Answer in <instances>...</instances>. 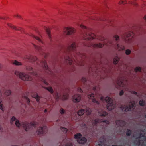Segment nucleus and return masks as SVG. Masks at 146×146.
<instances>
[{"mask_svg": "<svg viewBox=\"0 0 146 146\" xmlns=\"http://www.w3.org/2000/svg\"><path fill=\"white\" fill-rule=\"evenodd\" d=\"M44 29L46 30V32L49 38L50 41H51L52 40V37L51 34V31L50 28H49L45 27Z\"/></svg>", "mask_w": 146, "mask_h": 146, "instance_id": "nucleus-19", "label": "nucleus"}, {"mask_svg": "<svg viewBox=\"0 0 146 146\" xmlns=\"http://www.w3.org/2000/svg\"><path fill=\"white\" fill-rule=\"evenodd\" d=\"M36 124L35 122H32L30 123L27 122H23L22 124V127L26 131H29L32 129L33 127H35Z\"/></svg>", "mask_w": 146, "mask_h": 146, "instance_id": "nucleus-3", "label": "nucleus"}, {"mask_svg": "<svg viewBox=\"0 0 146 146\" xmlns=\"http://www.w3.org/2000/svg\"><path fill=\"white\" fill-rule=\"evenodd\" d=\"M92 102L94 103H96L98 104H99L98 102L96 100L95 98H93L92 99Z\"/></svg>", "mask_w": 146, "mask_h": 146, "instance_id": "nucleus-52", "label": "nucleus"}, {"mask_svg": "<svg viewBox=\"0 0 146 146\" xmlns=\"http://www.w3.org/2000/svg\"><path fill=\"white\" fill-rule=\"evenodd\" d=\"M131 53V51L129 49H127L125 51V54L126 55H129Z\"/></svg>", "mask_w": 146, "mask_h": 146, "instance_id": "nucleus-43", "label": "nucleus"}, {"mask_svg": "<svg viewBox=\"0 0 146 146\" xmlns=\"http://www.w3.org/2000/svg\"><path fill=\"white\" fill-rule=\"evenodd\" d=\"M76 44L74 42L70 46H68L66 49V52L68 54H70L71 52L76 50Z\"/></svg>", "mask_w": 146, "mask_h": 146, "instance_id": "nucleus-8", "label": "nucleus"}, {"mask_svg": "<svg viewBox=\"0 0 146 146\" xmlns=\"http://www.w3.org/2000/svg\"><path fill=\"white\" fill-rule=\"evenodd\" d=\"M81 137V135L80 133H78L77 134H75L74 136V138H75L77 139V141H78V139H80V138Z\"/></svg>", "mask_w": 146, "mask_h": 146, "instance_id": "nucleus-24", "label": "nucleus"}, {"mask_svg": "<svg viewBox=\"0 0 146 146\" xmlns=\"http://www.w3.org/2000/svg\"><path fill=\"white\" fill-rule=\"evenodd\" d=\"M124 92L123 90H121L119 93V95L120 96H122Z\"/></svg>", "mask_w": 146, "mask_h": 146, "instance_id": "nucleus-56", "label": "nucleus"}, {"mask_svg": "<svg viewBox=\"0 0 146 146\" xmlns=\"http://www.w3.org/2000/svg\"><path fill=\"white\" fill-rule=\"evenodd\" d=\"M124 81V79L122 78H118L117 83L119 86L123 87L124 86V84L123 83Z\"/></svg>", "mask_w": 146, "mask_h": 146, "instance_id": "nucleus-14", "label": "nucleus"}, {"mask_svg": "<svg viewBox=\"0 0 146 146\" xmlns=\"http://www.w3.org/2000/svg\"><path fill=\"white\" fill-rule=\"evenodd\" d=\"M87 139L84 137H81L80 139H78V142L80 144H84L86 141Z\"/></svg>", "mask_w": 146, "mask_h": 146, "instance_id": "nucleus-17", "label": "nucleus"}, {"mask_svg": "<svg viewBox=\"0 0 146 146\" xmlns=\"http://www.w3.org/2000/svg\"><path fill=\"white\" fill-rule=\"evenodd\" d=\"M16 118L14 116L12 117L10 119V123L11 124H13L14 122L15 121V122L16 121V120H17Z\"/></svg>", "mask_w": 146, "mask_h": 146, "instance_id": "nucleus-23", "label": "nucleus"}, {"mask_svg": "<svg viewBox=\"0 0 146 146\" xmlns=\"http://www.w3.org/2000/svg\"><path fill=\"white\" fill-rule=\"evenodd\" d=\"M96 20L99 21H102L106 20V19L104 18H97L96 19Z\"/></svg>", "mask_w": 146, "mask_h": 146, "instance_id": "nucleus-48", "label": "nucleus"}, {"mask_svg": "<svg viewBox=\"0 0 146 146\" xmlns=\"http://www.w3.org/2000/svg\"><path fill=\"white\" fill-rule=\"evenodd\" d=\"M15 74L21 79L24 81H31L32 78L31 76L28 74L23 72H21L16 71L15 72Z\"/></svg>", "mask_w": 146, "mask_h": 146, "instance_id": "nucleus-2", "label": "nucleus"}, {"mask_svg": "<svg viewBox=\"0 0 146 146\" xmlns=\"http://www.w3.org/2000/svg\"><path fill=\"white\" fill-rule=\"evenodd\" d=\"M78 91L80 92H83V91L81 89V88L80 87H78Z\"/></svg>", "mask_w": 146, "mask_h": 146, "instance_id": "nucleus-53", "label": "nucleus"}, {"mask_svg": "<svg viewBox=\"0 0 146 146\" xmlns=\"http://www.w3.org/2000/svg\"><path fill=\"white\" fill-rule=\"evenodd\" d=\"M131 93L133 94L136 95L137 94V92L135 91H132L131 92Z\"/></svg>", "mask_w": 146, "mask_h": 146, "instance_id": "nucleus-64", "label": "nucleus"}, {"mask_svg": "<svg viewBox=\"0 0 146 146\" xmlns=\"http://www.w3.org/2000/svg\"><path fill=\"white\" fill-rule=\"evenodd\" d=\"M118 61L119 60L118 59L115 58L113 59V63L114 64H116L118 63Z\"/></svg>", "mask_w": 146, "mask_h": 146, "instance_id": "nucleus-42", "label": "nucleus"}, {"mask_svg": "<svg viewBox=\"0 0 146 146\" xmlns=\"http://www.w3.org/2000/svg\"><path fill=\"white\" fill-rule=\"evenodd\" d=\"M105 100L107 103V110H114L115 105L114 104L113 100L109 97H106Z\"/></svg>", "mask_w": 146, "mask_h": 146, "instance_id": "nucleus-4", "label": "nucleus"}, {"mask_svg": "<svg viewBox=\"0 0 146 146\" xmlns=\"http://www.w3.org/2000/svg\"><path fill=\"white\" fill-rule=\"evenodd\" d=\"M131 130L129 129H127L126 132V135L127 136H130L131 135Z\"/></svg>", "mask_w": 146, "mask_h": 146, "instance_id": "nucleus-37", "label": "nucleus"}, {"mask_svg": "<svg viewBox=\"0 0 146 146\" xmlns=\"http://www.w3.org/2000/svg\"><path fill=\"white\" fill-rule=\"evenodd\" d=\"M94 95L92 93L90 94H88L87 95L89 99H92L94 97Z\"/></svg>", "mask_w": 146, "mask_h": 146, "instance_id": "nucleus-36", "label": "nucleus"}, {"mask_svg": "<svg viewBox=\"0 0 146 146\" xmlns=\"http://www.w3.org/2000/svg\"><path fill=\"white\" fill-rule=\"evenodd\" d=\"M91 110H86V113L88 115H89L91 113Z\"/></svg>", "mask_w": 146, "mask_h": 146, "instance_id": "nucleus-45", "label": "nucleus"}, {"mask_svg": "<svg viewBox=\"0 0 146 146\" xmlns=\"http://www.w3.org/2000/svg\"><path fill=\"white\" fill-rule=\"evenodd\" d=\"M127 3V1L125 0H121L119 1V4H123L124 5Z\"/></svg>", "mask_w": 146, "mask_h": 146, "instance_id": "nucleus-34", "label": "nucleus"}, {"mask_svg": "<svg viewBox=\"0 0 146 146\" xmlns=\"http://www.w3.org/2000/svg\"><path fill=\"white\" fill-rule=\"evenodd\" d=\"M44 64L43 68L47 70L48 68V66L45 60H43Z\"/></svg>", "mask_w": 146, "mask_h": 146, "instance_id": "nucleus-28", "label": "nucleus"}, {"mask_svg": "<svg viewBox=\"0 0 146 146\" xmlns=\"http://www.w3.org/2000/svg\"><path fill=\"white\" fill-rule=\"evenodd\" d=\"M61 129V130L64 133H66L67 131V129L66 128L62 127Z\"/></svg>", "mask_w": 146, "mask_h": 146, "instance_id": "nucleus-44", "label": "nucleus"}, {"mask_svg": "<svg viewBox=\"0 0 146 146\" xmlns=\"http://www.w3.org/2000/svg\"><path fill=\"white\" fill-rule=\"evenodd\" d=\"M85 62L84 61H83L80 64V66H83L84 65Z\"/></svg>", "mask_w": 146, "mask_h": 146, "instance_id": "nucleus-62", "label": "nucleus"}, {"mask_svg": "<svg viewBox=\"0 0 146 146\" xmlns=\"http://www.w3.org/2000/svg\"><path fill=\"white\" fill-rule=\"evenodd\" d=\"M16 17H17L19 19H22L21 16L20 15L17 14Z\"/></svg>", "mask_w": 146, "mask_h": 146, "instance_id": "nucleus-60", "label": "nucleus"}, {"mask_svg": "<svg viewBox=\"0 0 146 146\" xmlns=\"http://www.w3.org/2000/svg\"><path fill=\"white\" fill-rule=\"evenodd\" d=\"M103 120L102 119H96L93 121L92 122V125H96L98 123L102 122Z\"/></svg>", "mask_w": 146, "mask_h": 146, "instance_id": "nucleus-18", "label": "nucleus"}, {"mask_svg": "<svg viewBox=\"0 0 146 146\" xmlns=\"http://www.w3.org/2000/svg\"><path fill=\"white\" fill-rule=\"evenodd\" d=\"M75 68L74 66H72V69L71 70V71L73 72L75 71Z\"/></svg>", "mask_w": 146, "mask_h": 146, "instance_id": "nucleus-58", "label": "nucleus"}, {"mask_svg": "<svg viewBox=\"0 0 146 146\" xmlns=\"http://www.w3.org/2000/svg\"><path fill=\"white\" fill-rule=\"evenodd\" d=\"M134 35V33L131 31L125 33L124 34V37L123 38V40L126 43L130 42Z\"/></svg>", "mask_w": 146, "mask_h": 146, "instance_id": "nucleus-5", "label": "nucleus"}, {"mask_svg": "<svg viewBox=\"0 0 146 146\" xmlns=\"http://www.w3.org/2000/svg\"><path fill=\"white\" fill-rule=\"evenodd\" d=\"M31 95L33 98H35L37 102L40 101V97L38 95L37 93L36 92H32L31 94Z\"/></svg>", "mask_w": 146, "mask_h": 146, "instance_id": "nucleus-13", "label": "nucleus"}, {"mask_svg": "<svg viewBox=\"0 0 146 146\" xmlns=\"http://www.w3.org/2000/svg\"><path fill=\"white\" fill-rule=\"evenodd\" d=\"M98 111L99 115L100 116H104L107 115L108 113L104 110H99Z\"/></svg>", "mask_w": 146, "mask_h": 146, "instance_id": "nucleus-21", "label": "nucleus"}, {"mask_svg": "<svg viewBox=\"0 0 146 146\" xmlns=\"http://www.w3.org/2000/svg\"><path fill=\"white\" fill-rule=\"evenodd\" d=\"M96 146H107V145L104 143L100 142Z\"/></svg>", "mask_w": 146, "mask_h": 146, "instance_id": "nucleus-47", "label": "nucleus"}, {"mask_svg": "<svg viewBox=\"0 0 146 146\" xmlns=\"http://www.w3.org/2000/svg\"><path fill=\"white\" fill-rule=\"evenodd\" d=\"M60 113L61 114H63L65 113V110H60Z\"/></svg>", "mask_w": 146, "mask_h": 146, "instance_id": "nucleus-61", "label": "nucleus"}, {"mask_svg": "<svg viewBox=\"0 0 146 146\" xmlns=\"http://www.w3.org/2000/svg\"><path fill=\"white\" fill-rule=\"evenodd\" d=\"M47 129V127L46 126L39 127L37 129L36 133L38 135L42 134L43 133L45 130Z\"/></svg>", "mask_w": 146, "mask_h": 146, "instance_id": "nucleus-12", "label": "nucleus"}, {"mask_svg": "<svg viewBox=\"0 0 146 146\" xmlns=\"http://www.w3.org/2000/svg\"><path fill=\"white\" fill-rule=\"evenodd\" d=\"M2 3L4 4H6L7 3V1L6 0H4L3 1Z\"/></svg>", "mask_w": 146, "mask_h": 146, "instance_id": "nucleus-59", "label": "nucleus"}, {"mask_svg": "<svg viewBox=\"0 0 146 146\" xmlns=\"http://www.w3.org/2000/svg\"><path fill=\"white\" fill-rule=\"evenodd\" d=\"M133 136L136 138L134 144L138 146H146V137L142 133H135Z\"/></svg>", "mask_w": 146, "mask_h": 146, "instance_id": "nucleus-1", "label": "nucleus"}, {"mask_svg": "<svg viewBox=\"0 0 146 146\" xmlns=\"http://www.w3.org/2000/svg\"><path fill=\"white\" fill-rule=\"evenodd\" d=\"M95 38V36L94 33H86L84 34L83 38L84 40H92Z\"/></svg>", "mask_w": 146, "mask_h": 146, "instance_id": "nucleus-6", "label": "nucleus"}, {"mask_svg": "<svg viewBox=\"0 0 146 146\" xmlns=\"http://www.w3.org/2000/svg\"><path fill=\"white\" fill-rule=\"evenodd\" d=\"M31 36L35 38L39 42H41V40L40 38L38 36H35L34 35H32Z\"/></svg>", "mask_w": 146, "mask_h": 146, "instance_id": "nucleus-33", "label": "nucleus"}, {"mask_svg": "<svg viewBox=\"0 0 146 146\" xmlns=\"http://www.w3.org/2000/svg\"><path fill=\"white\" fill-rule=\"evenodd\" d=\"M5 93L6 96H8L11 94V92L10 90H7L5 91Z\"/></svg>", "mask_w": 146, "mask_h": 146, "instance_id": "nucleus-30", "label": "nucleus"}, {"mask_svg": "<svg viewBox=\"0 0 146 146\" xmlns=\"http://www.w3.org/2000/svg\"><path fill=\"white\" fill-rule=\"evenodd\" d=\"M66 62L67 64L71 65L73 62V59L70 58L68 56H65L64 57Z\"/></svg>", "mask_w": 146, "mask_h": 146, "instance_id": "nucleus-15", "label": "nucleus"}, {"mask_svg": "<svg viewBox=\"0 0 146 146\" xmlns=\"http://www.w3.org/2000/svg\"><path fill=\"white\" fill-rule=\"evenodd\" d=\"M84 46H88V47L92 46L94 48H102L103 47V44L101 43L98 44H91L90 45L86 44H84Z\"/></svg>", "mask_w": 146, "mask_h": 146, "instance_id": "nucleus-11", "label": "nucleus"}, {"mask_svg": "<svg viewBox=\"0 0 146 146\" xmlns=\"http://www.w3.org/2000/svg\"><path fill=\"white\" fill-rule=\"evenodd\" d=\"M72 146V144L70 143H67L66 145V146Z\"/></svg>", "mask_w": 146, "mask_h": 146, "instance_id": "nucleus-57", "label": "nucleus"}, {"mask_svg": "<svg viewBox=\"0 0 146 146\" xmlns=\"http://www.w3.org/2000/svg\"><path fill=\"white\" fill-rule=\"evenodd\" d=\"M75 31L76 30L74 28L66 27L64 29L63 34L64 35H71L74 33Z\"/></svg>", "mask_w": 146, "mask_h": 146, "instance_id": "nucleus-7", "label": "nucleus"}, {"mask_svg": "<svg viewBox=\"0 0 146 146\" xmlns=\"http://www.w3.org/2000/svg\"><path fill=\"white\" fill-rule=\"evenodd\" d=\"M81 80L82 81H84V82H86V78L84 77H82Z\"/></svg>", "mask_w": 146, "mask_h": 146, "instance_id": "nucleus-54", "label": "nucleus"}, {"mask_svg": "<svg viewBox=\"0 0 146 146\" xmlns=\"http://www.w3.org/2000/svg\"><path fill=\"white\" fill-rule=\"evenodd\" d=\"M135 102H130L128 104H127L126 106L124 105L125 107H123V108L125 109V110H135Z\"/></svg>", "mask_w": 146, "mask_h": 146, "instance_id": "nucleus-10", "label": "nucleus"}, {"mask_svg": "<svg viewBox=\"0 0 146 146\" xmlns=\"http://www.w3.org/2000/svg\"><path fill=\"white\" fill-rule=\"evenodd\" d=\"M23 98H24L27 101V102L28 103H29L30 102V100L29 98H28L27 96H24Z\"/></svg>", "mask_w": 146, "mask_h": 146, "instance_id": "nucleus-40", "label": "nucleus"}, {"mask_svg": "<svg viewBox=\"0 0 146 146\" xmlns=\"http://www.w3.org/2000/svg\"><path fill=\"white\" fill-rule=\"evenodd\" d=\"M33 69V68H32L30 66H28L27 67V70H29V71H31Z\"/></svg>", "mask_w": 146, "mask_h": 146, "instance_id": "nucleus-50", "label": "nucleus"}, {"mask_svg": "<svg viewBox=\"0 0 146 146\" xmlns=\"http://www.w3.org/2000/svg\"><path fill=\"white\" fill-rule=\"evenodd\" d=\"M31 59L34 61L37 60V58L36 56H32L30 57Z\"/></svg>", "mask_w": 146, "mask_h": 146, "instance_id": "nucleus-41", "label": "nucleus"}, {"mask_svg": "<svg viewBox=\"0 0 146 146\" xmlns=\"http://www.w3.org/2000/svg\"><path fill=\"white\" fill-rule=\"evenodd\" d=\"M7 25L9 27L12 29H14V28H15V26L13 25L11 23H8Z\"/></svg>", "mask_w": 146, "mask_h": 146, "instance_id": "nucleus-39", "label": "nucleus"}, {"mask_svg": "<svg viewBox=\"0 0 146 146\" xmlns=\"http://www.w3.org/2000/svg\"><path fill=\"white\" fill-rule=\"evenodd\" d=\"M80 56L81 57V58H83L84 57H85V54H83L82 55V54H81L80 56Z\"/></svg>", "mask_w": 146, "mask_h": 146, "instance_id": "nucleus-63", "label": "nucleus"}, {"mask_svg": "<svg viewBox=\"0 0 146 146\" xmlns=\"http://www.w3.org/2000/svg\"><path fill=\"white\" fill-rule=\"evenodd\" d=\"M45 88L49 91L51 94H52L53 93L54 91L52 87L50 86L47 87H45Z\"/></svg>", "mask_w": 146, "mask_h": 146, "instance_id": "nucleus-25", "label": "nucleus"}, {"mask_svg": "<svg viewBox=\"0 0 146 146\" xmlns=\"http://www.w3.org/2000/svg\"><path fill=\"white\" fill-rule=\"evenodd\" d=\"M80 27L82 28V29H87V27H86V26L82 25H80Z\"/></svg>", "mask_w": 146, "mask_h": 146, "instance_id": "nucleus-55", "label": "nucleus"}, {"mask_svg": "<svg viewBox=\"0 0 146 146\" xmlns=\"http://www.w3.org/2000/svg\"><path fill=\"white\" fill-rule=\"evenodd\" d=\"M84 113V110H79L77 112V114L79 115H82Z\"/></svg>", "mask_w": 146, "mask_h": 146, "instance_id": "nucleus-32", "label": "nucleus"}, {"mask_svg": "<svg viewBox=\"0 0 146 146\" xmlns=\"http://www.w3.org/2000/svg\"><path fill=\"white\" fill-rule=\"evenodd\" d=\"M117 49L119 51H121L125 50V47L124 46L122 45H119V44H117Z\"/></svg>", "mask_w": 146, "mask_h": 146, "instance_id": "nucleus-22", "label": "nucleus"}, {"mask_svg": "<svg viewBox=\"0 0 146 146\" xmlns=\"http://www.w3.org/2000/svg\"><path fill=\"white\" fill-rule=\"evenodd\" d=\"M139 104L141 106H143L145 105V101L143 100H141L139 101Z\"/></svg>", "mask_w": 146, "mask_h": 146, "instance_id": "nucleus-26", "label": "nucleus"}, {"mask_svg": "<svg viewBox=\"0 0 146 146\" xmlns=\"http://www.w3.org/2000/svg\"><path fill=\"white\" fill-rule=\"evenodd\" d=\"M81 96L80 94H75L72 97L73 102L75 103L79 102L81 100Z\"/></svg>", "mask_w": 146, "mask_h": 146, "instance_id": "nucleus-9", "label": "nucleus"}, {"mask_svg": "<svg viewBox=\"0 0 146 146\" xmlns=\"http://www.w3.org/2000/svg\"><path fill=\"white\" fill-rule=\"evenodd\" d=\"M115 123L116 125L118 127H122L125 124V122L121 120H117Z\"/></svg>", "mask_w": 146, "mask_h": 146, "instance_id": "nucleus-16", "label": "nucleus"}, {"mask_svg": "<svg viewBox=\"0 0 146 146\" xmlns=\"http://www.w3.org/2000/svg\"><path fill=\"white\" fill-rule=\"evenodd\" d=\"M22 123H21L19 120L17 119L15 122V125L17 127L19 128L22 126Z\"/></svg>", "mask_w": 146, "mask_h": 146, "instance_id": "nucleus-20", "label": "nucleus"}, {"mask_svg": "<svg viewBox=\"0 0 146 146\" xmlns=\"http://www.w3.org/2000/svg\"><path fill=\"white\" fill-rule=\"evenodd\" d=\"M129 3L133 4L136 7H137L138 6V4L135 1H129Z\"/></svg>", "mask_w": 146, "mask_h": 146, "instance_id": "nucleus-35", "label": "nucleus"}, {"mask_svg": "<svg viewBox=\"0 0 146 146\" xmlns=\"http://www.w3.org/2000/svg\"><path fill=\"white\" fill-rule=\"evenodd\" d=\"M14 29H15V30L17 31H23L24 32V33H25V29L23 28H22L21 27H15V28H14Z\"/></svg>", "mask_w": 146, "mask_h": 146, "instance_id": "nucleus-29", "label": "nucleus"}, {"mask_svg": "<svg viewBox=\"0 0 146 146\" xmlns=\"http://www.w3.org/2000/svg\"><path fill=\"white\" fill-rule=\"evenodd\" d=\"M108 23H110L109 25L111 26H114L113 25L114 24L112 23V22H113V23H115V22L114 21H108Z\"/></svg>", "mask_w": 146, "mask_h": 146, "instance_id": "nucleus-38", "label": "nucleus"}, {"mask_svg": "<svg viewBox=\"0 0 146 146\" xmlns=\"http://www.w3.org/2000/svg\"><path fill=\"white\" fill-rule=\"evenodd\" d=\"M135 71L137 72H141V68L139 67H136L134 69Z\"/></svg>", "mask_w": 146, "mask_h": 146, "instance_id": "nucleus-31", "label": "nucleus"}, {"mask_svg": "<svg viewBox=\"0 0 146 146\" xmlns=\"http://www.w3.org/2000/svg\"><path fill=\"white\" fill-rule=\"evenodd\" d=\"M63 97L65 99H67L68 98V95L66 94V95H63Z\"/></svg>", "mask_w": 146, "mask_h": 146, "instance_id": "nucleus-49", "label": "nucleus"}, {"mask_svg": "<svg viewBox=\"0 0 146 146\" xmlns=\"http://www.w3.org/2000/svg\"><path fill=\"white\" fill-rule=\"evenodd\" d=\"M13 64L16 66H20L22 65V63L21 62H18L16 60H15L14 62H13Z\"/></svg>", "mask_w": 146, "mask_h": 146, "instance_id": "nucleus-27", "label": "nucleus"}, {"mask_svg": "<svg viewBox=\"0 0 146 146\" xmlns=\"http://www.w3.org/2000/svg\"><path fill=\"white\" fill-rule=\"evenodd\" d=\"M102 122L105 123L106 124L109 125L110 123V122L109 121L107 120H103Z\"/></svg>", "mask_w": 146, "mask_h": 146, "instance_id": "nucleus-51", "label": "nucleus"}, {"mask_svg": "<svg viewBox=\"0 0 146 146\" xmlns=\"http://www.w3.org/2000/svg\"><path fill=\"white\" fill-rule=\"evenodd\" d=\"M113 37L115 38V40L116 41L118 40L119 39V36L117 35H115Z\"/></svg>", "mask_w": 146, "mask_h": 146, "instance_id": "nucleus-46", "label": "nucleus"}]
</instances>
